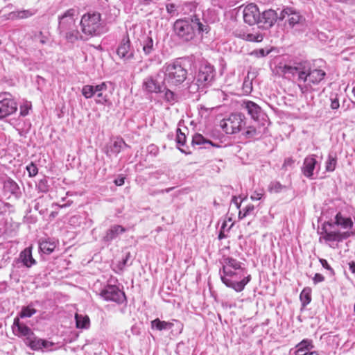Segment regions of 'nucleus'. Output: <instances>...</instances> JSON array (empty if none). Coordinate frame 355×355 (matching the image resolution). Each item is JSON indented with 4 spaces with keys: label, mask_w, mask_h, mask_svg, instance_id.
Returning a JSON list of instances; mask_svg holds the SVG:
<instances>
[{
    "label": "nucleus",
    "mask_w": 355,
    "mask_h": 355,
    "mask_svg": "<svg viewBox=\"0 0 355 355\" xmlns=\"http://www.w3.org/2000/svg\"><path fill=\"white\" fill-rule=\"evenodd\" d=\"M24 343L33 350H50L54 345L52 342L37 338L34 333L30 337L25 338Z\"/></svg>",
    "instance_id": "nucleus-10"
},
{
    "label": "nucleus",
    "mask_w": 355,
    "mask_h": 355,
    "mask_svg": "<svg viewBox=\"0 0 355 355\" xmlns=\"http://www.w3.org/2000/svg\"><path fill=\"white\" fill-rule=\"evenodd\" d=\"M178 148H179V150H180L182 153H185V154H189V153H190V152H188V151H187L186 149H184V148H180V147H178Z\"/></svg>",
    "instance_id": "nucleus-61"
},
{
    "label": "nucleus",
    "mask_w": 355,
    "mask_h": 355,
    "mask_svg": "<svg viewBox=\"0 0 355 355\" xmlns=\"http://www.w3.org/2000/svg\"><path fill=\"white\" fill-rule=\"evenodd\" d=\"M164 98L166 99V101H167L168 102H172L174 101L175 99V95H174V93L170 90L169 89H166V87H165V89L164 90Z\"/></svg>",
    "instance_id": "nucleus-47"
},
{
    "label": "nucleus",
    "mask_w": 355,
    "mask_h": 355,
    "mask_svg": "<svg viewBox=\"0 0 355 355\" xmlns=\"http://www.w3.org/2000/svg\"><path fill=\"white\" fill-rule=\"evenodd\" d=\"M349 267L351 272L355 274V262L351 261L349 263Z\"/></svg>",
    "instance_id": "nucleus-57"
},
{
    "label": "nucleus",
    "mask_w": 355,
    "mask_h": 355,
    "mask_svg": "<svg viewBox=\"0 0 355 355\" xmlns=\"http://www.w3.org/2000/svg\"><path fill=\"white\" fill-rule=\"evenodd\" d=\"M263 196V193L255 191L250 197L252 200H260Z\"/></svg>",
    "instance_id": "nucleus-52"
},
{
    "label": "nucleus",
    "mask_w": 355,
    "mask_h": 355,
    "mask_svg": "<svg viewBox=\"0 0 355 355\" xmlns=\"http://www.w3.org/2000/svg\"><path fill=\"white\" fill-rule=\"evenodd\" d=\"M321 234L322 236L320 238V241H321L322 239H324L326 241L340 242L345 239H348L351 236L354 235L355 232H349V231H346L344 232H335V231L328 232L324 227V228H322V232H321Z\"/></svg>",
    "instance_id": "nucleus-12"
},
{
    "label": "nucleus",
    "mask_w": 355,
    "mask_h": 355,
    "mask_svg": "<svg viewBox=\"0 0 355 355\" xmlns=\"http://www.w3.org/2000/svg\"><path fill=\"white\" fill-rule=\"evenodd\" d=\"M294 163V161L292 158H287L285 159L284 163L283 164L284 168H286L287 166H291Z\"/></svg>",
    "instance_id": "nucleus-53"
},
{
    "label": "nucleus",
    "mask_w": 355,
    "mask_h": 355,
    "mask_svg": "<svg viewBox=\"0 0 355 355\" xmlns=\"http://www.w3.org/2000/svg\"><path fill=\"white\" fill-rule=\"evenodd\" d=\"M76 10L73 8L67 10L61 17H59L60 33L66 31L71 28H76L74 15Z\"/></svg>",
    "instance_id": "nucleus-11"
},
{
    "label": "nucleus",
    "mask_w": 355,
    "mask_h": 355,
    "mask_svg": "<svg viewBox=\"0 0 355 355\" xmlns=\"http://www.w3.org/2000/svg\"><path fill=\"white\" fill-rule=\"evenodd\" d=\"M114 183L118 186H121L124 184V178H121L114 180Z\"/></svg>",
    "instance_id": "nucleus-56"
},
{
    "label": "nucleus",
    "mask_w": 355,
    "mask_h": 355,
    "mask_svg": "<svg viewBox=\"0 0 355 355\" xmlns=\"http://www.w3.org/2000/svg\"><path fill=\"white\" fill-rule=\"evenodd\" d=\"M270 51H265L263 49H259L257 51H254V54H255L258 57H265L268 55Z\"/></svg>",
    "instance_id": "nucleus-50"
},
{
    "label": "nucleus",
    "mask_w": 355,
    "mask_h": 355,
    "mask_svg": "<svg viewBox=\"0 0 355 355\" xmlns=\"http://www.w3.org/2000/svg\"><path fill=\"white\" fill-rule=\"evenodd\" d=\"M36 313V310L30 306L24 307L20 312L21 318H30Z\"/></svg>",
    "instance_id": "nucleus-42"
},
{
    "label": "nucleus",
    "mask_w": 355,
    "mask_h": 355,
    "mask_svg": "<svg viewBox=\"0 0 355 355\" xmlns=\"http://www.w3.org/2000/svg\"><path fill=\"white\" fill-rule=\"evenodd\" d=\"M317 161L314 157V155L306 157L303 163V167L302 168V173L304 176L308 178H311L313 175V171L315 168Z\"/></svg>",
    "instance_id": "nucleus-21"
},
{
    "label": "nucleus",
    "mask_w": 355,
    "mask_h": 355,
    "mask_svg": "<svg viewBox=\"0 0 355 355\" xmlns=\"http://www.w3.org/2000/svg\"><path fill=\"white\" fill-rule=\"evenodd\" d=\"M31 109V105L25 104L20 107V114L23 116H26L28 114V111Z\"/></svg>",
    "instance_id": "nucleus-49"
},
{
    "label": "nucleus",
    "mask_w": 355,
    "mask_h": 355,
    "mask_svg": "<svg viewBox=\"0 0 355 355\" xmlns=\"http://www.w3.org/2000/svg\"><path fill=\"white\" fill-rule=\"evenodd\" d=\"M192 144L196 145H203L204 148H207V145L218 147V145L214 144L211 141L205 139L202 135L200 134H196L193 137L192 139Z\"/></svg>",
    "instance_id": "nucleus-29"
},
{
    "label": "nucleus",
    "mask_w": 355,
    "mask_h": 355,
    "mask_svg": "<svg viewBox=\"0 0 355 355\" xmlns=\"http://www.w3.org/2000/svg\"><path fill=\"white\" fill-rule=\"evenodd\" d=\"M232 202L234 203L237 209H239L241 207V202H238V198L236 196H233L232 199Z\"/></svg>",
    "instance_id": "nucleus-55"
},
{
    "label": "nucleus",
    "mask_w": 355,
    "mask_h": 355,
    "mask_svg": "<svg viewBox=\"0 0 355 355\" xmlns=\"http://www.w3.org/2000/svg\"><path fill=\"white\" fill-rule=\"evenodd\" d=\"M223 266H227V268L234 269L235 270H239V272H242L244 275V269L241 267V263L232 257H224Z\"/></svg>",
    "instance_id": "nucleus-27"
},
{
    "label": "nucleus",
    "mask_w": 355,
    "mask_h": 355,
    "mask_svg": "<svg viewBox=\"0 0 355 355\" xmlns=\"http://www.w3.org/2000/svg\"><path fill=\"white\" fill-rule=\"evenodd\" d=\"M285 187L280 184L279 182H272L269 185V190L274 193H279Z\"/></svg>",
    "instance_id": "nucleus-43"
},
{
    "label": "nucleus",
    "mask_w": 355,
    "mask_h": 355,
    "mask_svg": "<svg viewBox=\"0 0 355 355\" xmlns=\"http://www.w3.org/2000/svg\"><path fill=\"white\" fill-rule=\"evenodd\" d=\"M117 55L124 60H129L133 58V53L130 51V42L129 38H123L116 50Z\"/></svg>",
    "instance_id": "nucleus-17"
},
{
    "label": "nucleus",
    "mask_w": 355,
    "mask_h": 355,
    "mask_svg": "<svg viewBox=\"0 0 355 355\" xmlns=\"http://www.w3.org/2000/svg\"><path fill=\"white\" fill-rule=\"evenodd\" d=\"M76 327L78 329H88L90 320L87 315L76 313L75 315Z\"/></svg>",
    "instance_id": "nucleus-28"
},
{
    "label": "nucleus",
    "mask_w": 355,
    "mask_h": 355,
    "mask_svg": "<svg viewBox=\"0 0 355 355\" xmlns=\"http://www.w3.org/2000/svg\"><path fill=\"white\" fill-rule=\"evenodd\" d=\"M61 34H63L65 39L68 42L74 43L75 42L81 40H85L87 39L85 38L76 29V28H71V29H68L66 31H62Z\"/></svg>",
    "instance_id": "nucleus-23"
},
{
    "label": "nucleus",
    "mask_w": 355,
    "mask_h": 355,
    "mask_svg": "<svg viewBox=\"0 0 355 355\" xmlns=\"http://www.w3.org/2000/svg\"><path fill=\"white\" fill-rule=\"evenodd\" d=\"M96 103L106 105L109 103V95L107 94V86L105 83H102L96 85Z\"/></svg>",
    "instance_id": "nucleus-18"
},
{
    "label": "nucleus",
    "mask_w": 355,
    "mask_h": 355,
    "mask_svg": "<svg viewBox=\"0 0 355 355\" xmlns=\"http://www.w3.org/2000/svg\"><path fill=\"white\" fill-rule=\"evenodd\" d=\"M17 109V103L13 99L4 98L0 101V119L15 113Z\"/></svg>",
    "instance_id": "nucleus-14"
},
{
    "label": "nucleus",
    "mask_w": 355,
    "mask_h": 355,
    "mask_svg": "<svg viewBox=\"0 0 355 355\" xmlns=\"http://www.w3.org/2000/svg\"><path fill=\"white\" fill-rule=\"evenodd\" d=\"M250 275L243 278L240 282H235L225 276H222L223 283H224L227 287L232 288L236 292L242 291L244 289L245 285L250 282Z\"/></svg>",
    "instance_id": "nucleus-19"
},
{
    "label": "nucleus",
    "mask_w": 355,
    "mask_h": 355,
    "mask_svg": "<svg viewBox=\"0 0 355 355\" xmlns=\"http://www.w3.org/2000/svg\"><path fill=\"white\" fill-rule=\"evenodd\" d=\"M96 89V85H87L83 86L82 89V94L85 98H90L95 96Z\"/></svg>",
    "instance_id": "nucleus-37"
},
{
    "label": "nucleus",
    "mask_w": 355,
    "mask_h": 355,
    "mask_svg": "<svg viewBox=\"0 0 355 355\" xmlns=\"http://www.w3.org/2000/svg\"><path fill=\"white\" fill-rule=\"evenodd\" d=\"M33 15V13L31 11L28 10H24L17 12L15 16L19 19H26L32 16Z\"/></svg>",
    "instance_id": "nucleus-46"
},
{
    "label": "nucleus",
    "mask_w": 355,
    "mask_h": 355,
    "mask_svg": "<svg viewBox=\"0 0 355 355\" xmlns=\"http://www.w3.org/2000/svg\"><path fill=\"white\" fill-rule=\"evenodd\" d=\"M300 301L303 306H306L311 301V288L309 287L304 288L300 295Z\"/></svg>",
    "instance_id": "nucleus-35"
},
{
    "label": "nucleus",
    "mask_w": 355,
    "mask_h": 355,
    "mask_svg": "<svg viewBox=\"0 0 355 355\" xmlns=\"http://www.w3.org/2000/svg\"><path fill=\"white\" fill-rule=\"evenodd\" d=\"M176 141L179 146H183L186 141L185 134L182 132L181 130L178 128L177 130Z\"/></svg>",
    "instance_id": "nucleus-44"
},
{
    "label": "nucleus",
    "mask_w": 355,
    "mask_h": 355,
    "mask_svg": "<svg viewBox=\"0 0 355 355\" xmlns=\"http://www.w3.org/2000/svg\"><path fill=\"white\" fill-rule=\"evenodd\" d=\"M238 275H240V276L243 275L242 272H234L232 270V268H227V266H223V275L220 274V278L222 279V276H225L227 278L229 277H233L234 276H236Z\"/></svg>",
    "instance_id": "nucleus-39"
},
{
    "label": "nucleus",
    "mask_w": 355,
    "mask_h": 355,
    "mask_svg": "<svg viewBox=\"0 0 355 355\" xmlns=\"http://www.w3.org/2000/svg\"><path fill=\"white\" fill-rule=\"evenodd\" d=\"M19 261L27 268H31L36 264V261L32 256V247L26 248L20 252Z\"/></svg>",
    "instance_id": "nucleus-22"
},
{
    "label": "nucleus",
    "mask_w": 355,
    "mask_h": 355,
    "mask_svg": "<svg viewBox=\"0 0 355 355\" xmlns=\"http://www.w3.org/2000/svg\"><path fill=\"white\" fill-rule=\"evenodd\" d=\"M214 78V67L209 64H202L195 78V83L189 88L191 92H206L205 88L210 85Z\"/></svg>",
    "instance_id": "nucleus-6"
},
{
    "label": "nucleus",
    "mask_w": 355,
    "mask_h": 355,
    "mask_svg": "<svg viewBox=\"0 0 355 355\" xmlns=\"http://www.w3.org/2000/svg\"><path fill=\"white\" fill-rule=\"evenodd\" d=\"M33 40L35 42H39L41 44H44L46 43L47 37L44 36L42 31L35 32L33 35Z\"/></svg>",
    "instance_id": "nucleus-41"
},
{
    "label": "nucleus",
    "mask_w": 355,
    "mask_h": 355,
    "mask_svg": "<svg viewBox=\"0 0 355 355\" xmlns=\"http://www.w3.org/2000/svg\"><path fill=\"white\" fill-rule=\"evenodd\" d=\"M164 74L163 82L166 87H177L183 83L187 77V70L179 60L166 63L160 69Z\"/></svg>",
    "instance_id": "nucleus-4"
},
{
    "label": "nucleus",
    "mask_w": 355,
    "mask_h": 355,
    "mask_svg": "<svg viewBox=\"0 0 355 355\" xmlns=\"http://www.w3.org/2000/svg\"><path fill=\"white\" fill-rule=\"evenodd\" d=\"M241 106L254 121L253 125L245 128L243 135L246 138L252 139L261 137L266 134L268 124V116L261 108L257 103L250 101H243Z\"/></svg>",
    "instance_id": "nucleus-1"
},
{
    "label": "nucleus",
    "mask_w": 355,
    "mask_h": 355,
    "mask_svg": "<svg viewBox=\"0 0 355 355\" xmlns=\"http://www.w3.org/2000/svg\"><path fill=\"white\" fill-rule=\"evenodd\" d=\"M3 189L6 192L10 193L16 197L20 194V189L18 184L11 178H8L3 182Z\"/></svg>",
    "instance_id": "nucleus-24"
},
{
    "label": "nucleus",
    "mask_w": 355,
    "mask_h": 355,
    "mask_svg": "<svg viewBox=\"0 0 355 355\" xmlns=\"http://www.w3.org/2000/svg\"><path fill=\"white\" fill-rule=\"evenodd\" d=\"M337 164V158L336 155L329 154L326 162V171L332 172L335 170Z\"/></svg>",
    "instance_id": "nucleus-36"
},
{
    "label": "nucleus",
    "mask_w": 355,
    "mask_h": 355,
    "mask_svg": "<svg viewBox=\"0 0 355 355\" xmlns=\"http://www.w3.org/2000/svg\"><path fill=\"white\" fill-rule=\"evenodd\" d=\"M101 295L107 301H113L119 304L125 300L124 292L121 291L116 286L108 285L101 292Z\"/></svg>",
    "instance_id": "nucleus-9"
},
{
    "label": "nucleus",
    "mask_w": 355,
    "mask_h": 355,
    "mask_svg": "<svg viewBox=\"0 0 355 355\" xmlns=\"http://www.w3.org/2000/svg\"><path fill=\"white\" fill-rule=\"evenodd\" d=\"M306 355H319L316 352H310Z\"/></svg>",
    "instance_id": "nucleus-63"
},
{
    "label": "nucleus",
    "mask_w": 355,
    "mask_h": 355,
    "mask_svg": "<svg viewBox=\"0 0 355 355\" xmlns=\"http://www.w3.org/2000/svg\"><path fill=\"white\" fill-rule=\"evenodd\" d=\"M56 247V244L53 241H43L40 243V250L45 254H49L53 252Z\"/></svg>",
    "instance_id": "nucleus-33"
},
{
    "label": "nucleus",
    "mask_w": 355,
    "mask_h": 355,
    "mask_svg": "<svg viewBox=\"0 0 355 355\" xmlns=\"http://www.w3.org/2000/svg\"><path fill=\"white\" fill-rule=\"evenodd\" d=\"M220 126L227 134H236L245 126V116L242 114H231L220 122Z\"/></svg>",
    "instance_id": "nucleus-7"
},
{
    "label": "nucleus",
    "mask_w": 355,
    "mask_h": 355,
    "mask_svg": "<svg viewBox=\"0 0 355 355\" xmlns=\"http://www.w3.org/2000/svg\"><path fill=\"white\" fill-rule=\"evenodd\" d=\"M264 35L261 33H243L241 37L248 42H260L263 40Z\"/></svg>",
    "instance_id": "nucleus-30"
},
{
    "label": "nucleus",
    "mask_w": 355,
    "mask_h": 355,
    "mask_svg": "<svg viewBox=\"0 0 355 355\" xmlns=\"http://www.w3.org/2000/svg\"><path fill=\"white\" fill-rule=\"evenodd\" d=\"M225 236V234H224V233H223V230H220V233H219V235H218V239H223Z\"/></svg>",
    "instance_id": "nucleus-60"
},
{
    "label": "nucleus",
    "mask_w": 355,
    "mask_h": 355,
    "mask_svg": "<svg viewBox=\"0 0 355 355\" xmlns=\"http://www.w3.org/2000/svg\"><path fill=\"white\" fill-rule=\"evenodd\" d=\"M280 68L284 75H297L298 80L308 82L309 85L319 84L326 76V73L322 69L311 70L310 65L306 62H297L294 66L286 64Z\"/></svg>",
    "instance_id": "nucleus-3"
},
{
    "label": "nucleus",
    "mask_w": 355,
    "mask_h": 355,
    "mask_svg": "<svg viewBox=\"0 0 355 355\" xmlns=\"http://www.w3.org/2000/svg\"><path fill=\"white\" fill-rule=\"evenodd\" d=\"M279 14L273 10H266L261 15L260 14V19H259L258 24H261L265 28H270L279 19Z\"/></svg>",
    "instance_id": "nucleus-15"
},
{
    "label": "nucleus",
    "mask_w": 355,
    "mask_h": 355,
    "mask_svg": "<svg viewBox=\"0 0 355 355\" xmlns=\"http://www.w3.org/2000/svg\"><path fill=\"white\" fill-rule=\"evenodd\" d=\"M319 261H320L321 265L322 266V267L326 268L327 270H328L330 272L331 275L334 274V271L333 268L329 265V263L326 259H320Z\"/></svg>",
    "instance_id": "nucleus-48"
},
{
    "label": "nucleus",
    "mask_w": 355,
    "mask_h": 355,
    "mask_svg": "<svg viewBox=\"0 0 355 355\" xmlns=\"http://www.w3.org/2000/svg\"><path fill=\"white\" fill-rule=\"evenodd\" d=\"M174 189V187H169V188H167V189H165L164 191L166 193H169L170 191H171L173 189Z\"/></svg>",
    "instance_id": "nucleus-64"
},
{
    "label": "nucleus",
    "mask_w": 355,
    "mask_h": 355,
    "mask_svg": "<svg viewBox=\"0 0 355 355\" xmlns=\"http://www.w3.org/2000/svg\"><path fill=\"white\" fill-rule=\"evenodd\" d=\"M336 2L338 3H347V2H352L353 0H334Z\"/></svg>",
    "instance_id": "nucleus-59"
},
{
    "label": "nucleus",
    "mask_w": 355,
    "mask_h": 355,
    "mask_svg": "<svg viewBox=\"0 0 355 355\" xmlns=\"http://www.w3.org/2000/svg\"><path fill=\"white\" fill-rule=\"evenodd\" d=\"M152 328H156L159 331L165 329H170L173 327V324L171 322L162 321L157 318L151 322Z\"/></svg>",
    "instance_id": "nucleus-31"
},
{
    "label": "nucleus",
    "mask_w": 355,
    "mask_h": 355,
    "mask_svg": "<svg viewBox=\"0 0 355 355\" xmlns=\"http://www.w3.org/2000/svg\"><path fill=\"white\" fill-rule=\"evenodd\" d=\"M334 223L343 229H351L353 227V221L350 218L344 217L340 213L335 216Z\"/></svg>",
    "instance_id": "nucleus-26"
},
{
    "label": "nucleus",
    "mask_w": 355,
    "mask_h": 355,
    "mask_svg": "<svg viewBox=\"0 0 355 355\" xmlns=\"http://www.w3.org/2000/svg\"><path fill=\"white\" fill-rule=\"evenodd\" d=\"M243 14L244 21L249 25H254L259 23L260 12L255 4L250 3L246 6L243 9Z\"/></svg>",
    "instance_id": "nucleus-13"
},
{
    "label": "nucleus",
    "mask_w": 355,
    "mask_h": 355,
    "mask_svg": "<svg viewBox=\"0 0 355 355\" xmlns=\"http://www.w3.org/2000/svg\"><path fill=\"white\" fill-rule=\"evenodd\" d=\"M142 87L147 93L157 94L163 92L166 85L164 84L163 77L160 70L154 76L146 77L143 80Z\"/></svg>",
    "instance_id": "nucleus-8"
},
{
    "label": "nucleus",
    "mask_w": 355,
    "mask_h": 355,
    "mask_svg": "<svg viewBox=\"0 0 355 355\" xmlns=\"http://www.w3.org/2000/svg\"><path fill=\"white\" fill-rule=\"evenodd\" d=\"M126 230L119 225H112L105 232L103 238L104 242L110 243L116 239L120 234L124 233Z\"/></svg>",
    "instance_id": "nucleus-20"
},
{
    "label": "nucleus",
    "mask_w": 355,
    "mask_h": 355,
    "mask_svg": "<svg viewBox=\"0 0 355 355\" xmlns=\"http://www.w3.org/2000/svg\"><path fill=\"white\" fill-rule=\"evenodd\" d=\"M14 325L17 326L19 335L25 336L26 338L30 337L33 332L32 330L25 324L19 323V319H15Z\"/></svg>",
    "instance_id": "nucleus-32"
},
{
    "label": "nucleus",
    "mask_w": 355,
    "mask_h": 355,
    "mask_svg": "<svg viewBox=\"0 0 355 355\" xmlns=\"http://www.w3.org/2000/svg\"><path fill=\"white\" fill-rule=\"evenodd\" d=\"M324 280V277H323V275H322L321 274H319V273H316L313 278V281L315 284L322 282Z\"/></svg>",
    "instance_id": "nucleus-51"
},
{
    "label": "nucleus",
    "mask_w": 355,
    "mask_h": 355,
    "mask_svg": "<svg viewBox=\"0 0 355 355\" xmlns=\"http://www.w3.org/2000/svg\"><path fill=\"white\" fill-rule=\"evenodd\" d=\"M254 209V206L253 205H249L243 210H240L239 212V218L240 219H243L247 216L250 215Z\"/></svg>",
    "instance_id": "nucleus-40"
},
{
    "label": "nucleus",
    "mask_w": 355,
    "mask_h": 355,
    "mask_svg": "<svg viewBox=\"0 0 355 355\" xmlns=\"http://www.w3.org/2000/svg\"><path fill=\"white\" fill-rule=\"evenodd\" d=\"M173 29L175 35L182 40L189 42L192 40L198 34L208 33L210 27L204 18L197 15L193 16L190 19H178L175 21Z\"/></svg>",
    "instance_id": "nucleus-2"
},
{
    "label": "nucleus",
    "mask_w": 355,
    "mask_h": 355,
    "mask_svg": "<svg viewBox=\"0 0 355 355\" xmlns=\"http://www.w3.org/2000/svg\"><path fill=\"white\" fill-rule=\"evenodd\" d=\"M295 348V355H306L307 353L313 348L312 342L311 340L304 339L298 343Z\"/></svg>",
    "instance_id": "nucleus-25"
},
{
    "label": "nucleus",
    "mask_w": 355,
    "mask_h": 355,
    "mask_svg": "<svg viewBox=\"0 0 355 355\" xmlns=\"http://www.w3.org/2000/svg\"><path fill=\"white\" fill-rule=\"evenodd\" d=\"M26 170L30 177H35L38 173L37 166L33 162L26 166Z\"/></svg>",
    "instance_id": "nucleus-45"
},
{
    "label": "nucleus",
    "mask_w": 355,
    "mask_h": 355,
    "mask_svg": "<svg viewBox=\"0 0 355 355\" xmlns=\"http://www.w3.org/2000/svg\"><path fill=\"white\" fill-rule=\"evenodd\" d=\"M331 107L334 110L339 107V101L338 99L335 98L331 100Z\"/></svg>",
    "instance_id": "nucleus-54"
},
{
    "label": "nucleus",
    "mask_w": 355,
    "mask_h": 355,
    "mask_svg": "<svg viewBox=\"0 0 355 355\" xmlns=\"http://www.w3.org/2000/svg\"><path fill=\"white\" fill-rule=\"evenodd\" d=\"M164 193H166L164 189H162V190H159V191H155V193H156V194H163Z\"/></svg>",
    "instance_id": "nucleus-62"
},
{
    "label": "nucleus",
    "mask_w": 355,
    "mask_h": 355,
    "mask_svg": "<svg viewBox=\"0 0 355 355\" xmlns=\"http://www.w3.org/2000/svg\"><path fill=\"white\" fill-rule=\"evenodd\" d=\"M153 40L147 37L143 42V51L146 55H150L154 51Z\"/></svg>",
    "instance_id": "nucleus-38"
},
{
    "label": "nucleus",
    "mask_w": 355,
    "mask_h": 355,
    "mask_svg": "<svg viewBox=\"0 0 355 355\" xmlns=\"http://www.w3.org/2000/svg\"><path fill=\"white\" fill-rule=\"evenodd\" d=\"M125 146L126 144L122 139H117L110 146L107 153L118 154L121 152L123 147Z\"/></svg>",
    "instance_id": "nucleus-34"
},
{
    "label": "nucleus",
    "mask_w": 355,
    "mask_h": 355,
    "mask_svg": "<svg viewBox=\"0 0 355 355\" xmlns=\"http://www.w3.org/2000/svg\"><path fill=\"white\" fill-rule=\"evenodd\" d=\"M80 26L82 33L89 37L99 36L105 32L101 14L98 12L85 14L82 17Z\"/></svg>",
    "instance_id": "nucleus-5"
},
{
    "label": "nucleus",
    "mask_w": 355,
    "mask_h": 355,
    "mask_svg": "<svg viewBox=\"0 0 355 355\" xmlns=\"http://www.w3.org/2000/svg\"><path fill=\"white\" fill-rule=\"evenodd\" d=\"M227 220H224L222 225H221V230H225V227H227Z\"/></svg>",
    "instance_id": "nucleus-58"
},
{
    "label": "nucleus",
    "mask_w": 355,
    "mask_h": 355,
    "mask_svg": "<svg viewBox=\"0 0 355 355\" xmlns=\"http://www.w3.org/2000/svg\"><path fill=\"white\" fill-rule=\"evenodd\" d=\"M286 17H288V23L291 26L299 24L302 19V17L291 8H286L280 11L279 19L283 20Z\"/></svg>",
    "instance_id": "nucleus-16"
}]
</instances>
